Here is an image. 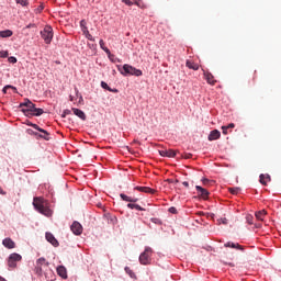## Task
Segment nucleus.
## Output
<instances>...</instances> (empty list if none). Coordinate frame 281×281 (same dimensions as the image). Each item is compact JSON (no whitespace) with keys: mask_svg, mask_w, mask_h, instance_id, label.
Masks as SVG:
<instances>
[{"mask_svg":"<svg viewBox=\"0 0 281 281\" xmlns=\"http://www.w3.org/2000/svg\"><path fill=\"white\" fill-rule=\"evenodd\" d=\"M33 205L40 214H44V216H52V211L49 210V203L47 200H44L43 198H34Z\"/></svg>","mask_w":281,"mask_h":281,"instance_id":"f257e3e1","label":"nucleus"},{"mask_svg":"<svg viewBox=\"0 0 281 281\" xmlns=\"http://www.w3.org/2000/svg\"><path fill=\"white\" fill-rule=\"evenodd\" d=\"M236 127V125L234 124V123H229L228 125H226V128H235Z\"/></svg>","mask_w":281,"mask_h":281,"instance_id":"79ce46f5","label":"nucleus"},{"mask_svg":"<svg viewBox=\"0 0 281 281\" xmlns=\"http://www.w3.org/2000/svg\"><path fill=\"white\" fill-rule=\"evenodd\" d=\"M41 36L46 45H49V43H52V38H54V29H52L49 25H46L44 30L41 31Z\"/></svg>","mask_w":281,"mask_h":281,"instance_id":"423d86ee","label":"nucleus"},{"mask_svg":"<svg viewBox=\"0 0 281 281\" xmlns=\"http://www.w3.org/2000/svg\"><path fill=\"white\" fill-rule=\"evenodd\" d=\"M22 258L23 257L16 252L11 254L8 259V267L11 269H16V262H21Z\"/></svg>","mask_w":281,"mask_h":281,"instance_id":"0eeeda50","label":"nucleus"},{"mask_svg":"<svg viewBox=\"0 0 281 281\" xmlns=\"http://www.w3.org/2000/svg\"><path fill=\"white\" fill-rule=\"evenodd\" d=\"M111 221H112L113 223H115V222L117 221V218H115V216H113V217H111Z\"/></svg>","mask_w":281,"mask_h":281,"instance_id":"8fccbe9b","label":"nucleus"},{"mask_svg":"<svg viewBox=\"0 0 281 281\" xmlns=\"http://www.w3.org/2000/svg\"><path fill=\"white\" fill-rule=\"evenodd\" d=\"M43 113H45V111H43L41 108H36V105L31 111V114L36 116H41Z\"/></svg>","mask_w":281,"mask_h":281,"instance_id":"b1692460","label":"nucleus"},{"mask_svg":"<svg viewBox=\"0 0 281 281\" xmlns=\"http://www.w3.org/2000/svg\"><path fill=\"white\" fill-rule=\"evenodd\" d=\"M72 113H74V115H77V117L82 120L83 122H85V120H87V114H85V112L78 108H72Z\"/></svg>","mask_w":281,"mask_h":281,"instance_id":"a211bd4d","label":"nucleus"},{"mask_svg":"<svg viewBox=\"0 0 281 281\" xmlns=\"http://www.w3.org/2000/svg\"><path fill=\"white\" fill-rule=\"evenodd\" d=\"M70 229L75 236H80V234H82V224H80V222H74Z\"/></svg>","mask_w":281,"mask_h":281,"instance_id":"9d476101","label":"nucleus"},{"mask_svg":"<svg viewBox=\"0 0 281 281\" xmlns=\"http://www.w3.org/2000/svg\"><path fill=\"white\" fill-rule=\"evenodd\" d=\"M186 65L189 69H193V71H199V64L188 59Z\"/></svg>","mask_w":281,"mask_h":281,"instance_id":"aec40b11","label":"nucleus"},{"mask_svg":"<svg viewBox=\"0 0 281 281\" xmlns=\"http://www.w3.org/2000/svg\"><path fill=\"white\" fill-rule=\"evenodd\" d=\"M260 183L262 184V186H267V181H271V177H269V176H265V175H260Z\"/></svg>","mask_w":281,"mask_h":281,"instance_id":"a878e982","label":"nucleus"},{"mask_svg":"<svg viewBox=\"0 0 281 281\" xmlns=\"http://www.w3.org/2000/svg\"><path fill=\"white\" fill-rule=\"evenodd\" d=\"M252 218H254L252 216H248V217H247V221H248L249 225H252V224H254V222H251Z\"/></svg>","mask_w":281,"mask_h":281,"instance_id":"c03bdc74","label":"nucleus"},{"mask_svg":"<svg viewBox=\"0 0 281 281\" xmlns=\"http://www.w3.org/2000/svg\"><path fill=\"white\" fill-rule=\"evenodd\" d=\"M101 87H102V89H108V91H113V90L109 87V85H108L106 82H104V81L101 82Z\"/></svg>","mask_w":281,"mask_h":281,"instance_id":"e433bc0d","label":"nucleus"},{"mask_svg":"<svg viewBox=\"0 0 281 281\" xmlns=\"http://www.w3.org/2000/svg\"><path fill=\"white\" fill-rule=\"evenodd\" d=\"M13 32L11 30L0 31V38H10Z\"/></svg>","mask_w":281,"mask_h":281,"instance_id":"5701e85b","label":"nucleus"},{"mask_svg":"<svg viewBox=\"0 0 281 281\" xmlns=\"http://www.w3.org/2000/svg\"><path fill=\"white\" fill-rule=\"evenodd\" d=\"M134 190L144 192L145 194H155L157 192V190L150 189V187H135Z\"/></svg>","mask_w":281,"mask_h":281,"instance_id":"ddd939ff","label":"nucleus"},{"mask_svg":"<svg viewBox=\"0 0 281 281\" xmlns=\"http://www.w3.org/2000/svg\"><path fill=\"white\" fill-rule=\"evenodd\" d=\"M257 221H265V216H267V211L261 210L255 214Z\"/></svg>","mask_w":281,"mask_h":281,"instance_id":"393cba45","label":"nucleus"},{"mask_svg":"<svg viewBox=\"0 0 281 281\" xmlns=\"http://www.w3.org/2000/svg\"><path fill=\"white\" fill-rule=\"evenodd\" d=\"M33 26H34V24H29L26 27L30 29V27H33Z\"/></svg>","mask_w":281,"mask_h":281,"instance_id":"3c124183","label":"nucleus"},{"mask_svg":"<svg viewBox=\"0 0 281 281\" xmlns=\"http://www.w3.org/2000/svg\"><path fill=\"white\" fill-rule=\"evenodd\" d=\"M222 223H223V225H227V218H222Z\"/></svg>","mask_w":281,"mask_h":281,"instance_id":"49530a36","label":"nucleus"},{"mask_svg":"<svg viewBox=\"0 0 281 281\" xmlns=\"http://www.w3.org/2000/svg\"><path fill=\"white\" fill-rule=\"evenodd\" d=\"M153 257V248L146 247L145 250L139 256L140 265H150Z\"/></svg>","mask_w":281,"mask_h":281,"instance_id":"39448f33","label":"nucleus"},{"mask_svg":"<svg viewBox=\"0 0 281 281\" xmlns=\"http://www.w3.org/2000/svg\"><path fill=\"white\" fill-rule=\"evenodd\" d=\"M207 139H209V142H214L216 139H221V132L218 130L211 131Z\"/></svg>","mask_w":281,"mask_h":281,"instance_id":"4468645a","label":"nucleus"},{"mask_svg":"<svg viewBox=\"0 0 281 281\" xmlns=\"http://www.w3.org/2000/svg\"><path fill=\"white\" fill-rule=\"evenodd\" d=\"M159 155L161 157H177V151L172 149H162V150H159Z\"/></svg>","mask_w":281,"mask_h":281,"instance_id":"2eb2a0df","label":"nucleus"},{"mask_svg":"<svg viewBox=\"0 0 281 281\" xmlns=\"http://www.w3.org/2000/svg\"><path fill=\"white\" fill-rule=\"evenodd\" d=\"M222 131H223V135H227L228 128L226 127V125L222 126Z\"/></svg>","mask_w":281,"mask_h":281,"instance_id":"a19ab883","label":"nucleus"},{"mask_svg":"<svg viewBox=\"0 0 281 281\" xmlns=\"http://www.w3.org/2000/svg\"><path fill=\"white\" fill-rule=\"evenodd\" d=\"M46 240L53 245V247H58L59 243L56 237H54V234L52 233H46Z\"/></svg>","mask_w":281,"mask_h":281,"instance_id":"dca6fc26","label":"nucleus"},{"mask_svg":"<svg viewBox=\"0 0 281 281\" xmlns=\"http://www.w3.org/2000/svg\"><path fill=\"white\" fill-rule=\"evenodd\" d=\"M117 69L120 71V74H122V76H136L139 77L142 76V70L137 69L128 64H125L123 66V68L121 66H117Z\"/></svg>","mask_w":281,"mask_h":281,"instance_id":"7ed1b4c3","label":"nucleus"},{"mask_svg":"<svg viewBox=\"0 0 281 281\" xmlns=\"http://www.w3.org/2000/svg\"><path fill=\"white\" fill-rule=\"evenodd\" d=\"M203 183H207V179H204V180H203Z\"/></svg>","mask_w":281,"mask_h":281,"instance_id":"603ef678","label":"nucleus"},{"mask_svg":"<svg viewBox=\"0 0 281 281\" xmlns=\"http://www.w3.org/2000/svg\"><path fill=\"white\" fill-rule=\"evenodd\" d=\"M0 194L5 195V191H3V188L0 187Z\"/></svg>","mask_w":281,"mask_h":281,"instance_id":"de8ad7c7","label":"nucleus"},{"mask_svg":"<svg viewBox=\"0 0 281 281\" xmlns=\"http://www.w3.org/2000/svg\"><path fill=\"white\" fill-rule=\"evenodd\" d=\"M8 61L11 63L12 65H14V64H16V57L11 56L8 58Z\"/></svg>","mask_w":281,"mask_h":281,"instance_id":"4c0bfd02","label":"nucleus"},{"mask_svg":"<svg viewBox=\"0 0 281 281\" xmlns=\"http://www.w3.org/2000/svg\"><path fill=\"white\" fill-rule=\"evenodd\" d=\"M169 212L170 214H177V207L175 206L169 207Z\"/></svg>","mask_w":281,"mask_h":281,"instance_id":"ea45409f","label":"nucleus"},{"mask_svg":"<svg viewBox=\"0 0 281 281\" xmlns=\"http://www.w3.org/2000/svg\"><path fill=\"white\" fill-rule=\"evenodd\" d=\"M134 5H137V8H140L142 10H146V4L142 0H133Z\"/></svg>","mask_w":281,"mask_h":281,"instance_id":"cd10ccee","label":"nucleus"},{"mask_svg":"<svg viewBox=\"0 0 281 281\" xmlns=\"http://www.w3.org/2000/svg\"><path fill=\"white\" fill-rule=\"evenodd\" d=\"M57 274L63 278V280H67V268H65V266L57 267Z\"/></svg>","mask_w":281,"mask_h":281,"instance_id":"6ab92c4d","label":"nucleus"},{"mask_svg":"<svg viewBox=\"0 0 281 281\" xmlns=\"http://www.w3.org/2000/svg\"><path fill=\"white\" fill-rule=\"evenodd\" d=\"M2 245L7 247V249H14V247H16L14 240H12V238L9 237L2 240Z\"/></svg>","mask_w":281,"mask_h":281,"instance_id":"f3484780","label":"nucleus"},{"mask_svg":"<svg viewBox=\"0 0 281 281\" xmlns=\"http://www.w3.org/2000/svg\"><path fill=\"white\" fill-rule=\"evenodd\" d=\"M69 113H71L70 110H65V111H64V114H63V117H65L66 115H69Z\"/></svg>","mask_w":281,"mask_h":281,"instance_id":"37998d69","label":"nucleus"},{"mask_svg":"<svg viewBox=\"0 0 281 281\" xmlns=\"http://www.w3.org/2000/svg\"><path fill=\"white\" fill-rule=\"evenodd\" d=\"M122 3H125V5H135V1L133 0H122Z\"/></svg>","mask_w":281,"mask_h":281,"instance_id":"f704fd0d","label":"nucleus"},{"mask_svg":"<svg viewBox=\"0 0 281 281\" xmlns=\"http://www.w3.org/2000/svg\"><path fill=\"white\" fill-rule=\"evenodd\" d=\"M48 268L49 261H47V259L44 257H41L36 260L35 273H37V276H43V272Z\"/></svg>","mask_w":281,"mask_h":281,"instance_id":"20e7f679","label":"nucleus"},{"mask_svg":"<svg viewBox=\"0 0 281 281\" xmlns=\"http://www.w3.org/2000/svg\"><path fill=\"white\" fill-rule=\"evenodd\" d=\"M43 12V5H40L37 9H35L36 14H41Z\"/></svg>","mask_w":281,"mask_h":281,"instance_id":"58836bf2","label":"nucleus"},{"mask_svg":"<svg viewBox=\"0 0 281 281\" xmlns=\"http://www.w3.org/2000/svg\"><path fill=\"white\" fill-rule=\"evenodd\" d=\"M224 265H228V267H235V265L234 263H232V262H224Z\"/></svg>","mask_w":281,"mask_h":281,"instance_id":"09e8293b","label":"nucleus"},{"mask_svg":"<svg viewBox=\"0 0 281 281\" xmlns=\"http://www.w3.org/2000/svg\"><path fill=\"white\" fill-rule=\"evenodd\" d=\"M8 56H10L8 50H0V58H8Z\"/></svg>","mask_w":281,"mask_h":281,"instance_id":"473e14b6","label":"nucleus"},{"mask_svg":"<svg viewBox=\"0 0 281 281\" xmlns=\"http://www.w3.org/2000/svg\"><path fill=\"white\" fill-rule=\"evenodd\" d=\"M8 89H13V91H16V87H13V86H5L2 91L3 93H8Z\"/></svg>","mask_w":281,"mask_h":281,"instance_id":"72a5a7b5","label":"nucleus"},{"mask_svg":"<svg viewBox=\"0 0 281 281\" xmlns=\"http://www.w3.org/2000/svg\"><path fill=\"white\" fill-rule=\"evenodd\" d=\"M80 27H81V31L83 32V34H87V32H89V29L87 27V21L86 20L80 21Z\"/></svg>","mask_w":281,"mask_h":281,"instance_id":"c85d7f7f","label":"nucleus"},{"mask_svg":"<svg viewBox=\"0 0 281 281\" xmlns=\"http://www.w3.org/2000/svg\"><path fill=\"white\" fill-rule=\"evenodd\" d=\"M182 186H184V188H190V183L188 181L182 182Z\"/></svg>","mask_w":281,"mask_h":281,"instance_id":"a18cd8bd","label":"nucleus"},{"mask_svg":"<svg viewBox=\"0 0 281 281\" xmlns=\"http://www.w3.org/2000/svg\"><path fill=\"white\" fill-rule=\"evenodd\" d=\"M203 76H204V80H206L207 85H211L212 87H214V85H216V79L214 78V75H212V72L203 70Z\"/></svg>","mask_w":281,"mask_h":281,"instance_id":"9b49d317","label":"nucleus"},{"mask_svg":"<svg viewBox=\"0 0 281 281\" xmlns=\"http://www.w3.org/2000/svg\"><path fill=\"white\" fill-rule=\"evenodd\" d=\"M23 106H25V108H23ZM34 106H36V104H34L29 99H26V101L24 103L20 104V109H22V111L25 113V115L32 113V110L34 109Z\"/></svg>","mask_w":281,"mask_h":281,"instance_id":"6e6552de","label":"nucleus"},{"mask_svg":"<svg viewBox=\"0 0 281 281\" xmlns=\"http://www.w3.org/2000/svg\"><path fill=\"white\" fill-rule=\"evenodd\" d=\"M15 3H19L20 5L25 7V5H29L30 2L27 0H15Z\"/></svg>","mask_w":281,"mask_h":281,"instance_id":"2f4dec72","label":"nucleus"},{"mask_svg":"<svg viewBox=\"0 0 281 281\" xmlns=\"http://www.w3.org/2000/svg\"><path fill=\"white\" fill-rule=\"evenodd\" d=\"M195 190L199 196H201V199H203L204 201H207V198L210 196V191H207L205 188L201 186H195Z\"/></svg>","mask_w":281,"mask_h":281,"instance_id":"1a4fd4ad","label":"nucleus"},{"mask_svg":"<svg viewBox=\"0 0 281 281\" xmlns=\"http://www.w3.org/2000/svg\"><path fill=\"white\" fill-rule=\"evenodd\" d=\"M85 34V36H86V38H88V41H95V38H93V35H91L90 33H89V31L87 32V33H83Z\"/></svg>","mask_w":281,"mask_h":281,"instance_id":"c9c22d12","label":"nucleus"},{"mask_svg":"<svg viewBox=\"0 0 281 281\" xmlns=\"http://www.w3.org/2000/svg\"><path fill=\"white\" fill-rule=\"evenodd\" d=\"M127 207H128L130 210H137L138 212H145V211H146V209H144V207H142L140 205L135 204V203H128V204H127Z\"/></svg>","mask_w":281,"mask_h":281,"instance_id":"4be33fe9","label":"nucleus"},{"mask_svg":"<svg viewBox=\"0 0 281 281\" xmlns=\"http://www.w3.org/2000/svg\"><path fill=\"white\" fill-rule=\"evenodd\" d=\"M228 192H231V194H238V192H240V188L238 187L228 188Z\"/></svg>","mask_w":281,"mask_h":281,"instance_id":"c756f323","label":"nucleus"},{"mask_svg":"<svg viewBox=\"0 0 281 281\" xmlns=\"http://www.w3.org/2000/svg\"><path fill=\"white\" fill-rule=\"evenodd\" d=\"M125 272L130 276V278H135V272L131 270L128 267H125Z\"/></svg>","mask_w":281,"mask_h":281,"instance_id":"7c9ffc66","label":"nucleus"},{"mask_svg":"<svg viewBox=\"0 0 281 281\" xmlns=\"http://www.w3.org/2000/svg\"><path fill=\"white\" fill-rule=\"evenodd\" d=\"M27 126H32V128H35V131L38 132H34L32 130H29V133L31 135H34V137H36L38 139V137H41V139H45L46 142H49L50 137L47 131L41 128V126L34 124V123H29ZM42 133V134H38Z\"/></svg>","mask_w":281,"mask_h":281,"instance_id":"f03ea898","label":"nucleus"},{"mask_svg":"<svg viewBox=\"0 0 281 281\" xmlns=\"http://www.w3.org/2000/svg\"><path fill=\"white\" fill-rule=\"evenodd\" d=\"M99 45H100L101 49H103V52H105V54H108V56H111V50L104 46V40H100Z\"/></svg>","mask_w":281,"mask_h":281,"instance_id":"bb28decb","label":"nucleus"},{"mask_svg":"<svg viewBox=\"0 0 281 281\" xmlns=\"http://www.w3.org/2000/svg\"><path fill=\"white\" fill-rule=\"evenodd\" d=\"M224 247L231 248V249H237L239 251H245V246H243L238 243H234V241H228V243L224 244Z\"/></svg>","mask_w":281,"mask_h":281,"instance_id":"f8f14e48","label":"nucleus"},{"mask_svg":"<svg viewBox=\"0 0 281 281\" xmlns=\"http://www.w3.org/2000/svg\"><path fill=\"white\" fill-rule=\"evenodd\" d=\"M122 201H126L127 203H137V199H133L124 193L120 194Z\"/></svg>","mask_w":281,"mask_h":281,"instance_id":"412c9836","label":"nucleus"}]
</instances>
